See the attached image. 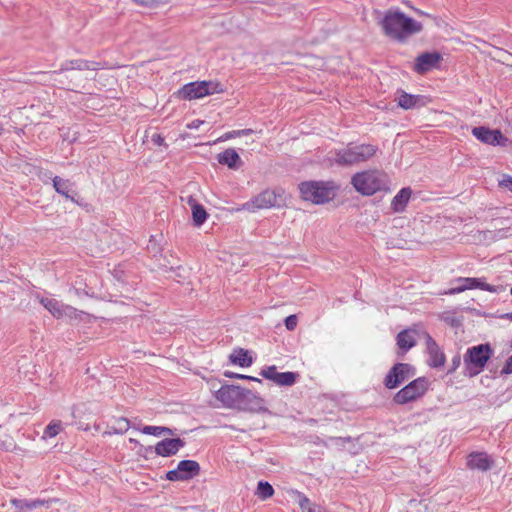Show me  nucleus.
Segmentation results:
<instances>
[{
  "instance_id": "nucleus-2",
  "label": "nucleus",
  "mask_w": 512,
  "mask_h": 512,
  "mask_svg": "<svg viewBox=\"0 0 512 512\" xmlns=\"http://www.w3.org/2000/svg\"><path fill=\"white\" fill-rule=\"evenodd\" d=\"M378 152V147L372 144L349 143L346 147L331 152V161L339 166H354L365 163Z\"/></svg>"
},
{
  "instance_id": "nucleus-3",
  "label": "nucleus",
  "mask_w": 512,
  "mask_h": 512,
  "mask_svg": "<svg viewBox=\"0 0 512 512\" xmlns=\"http://www.w3.org/2000/svg\"><path fill=\"white\" fill-rule=\"evenodd\" d=\"M354 189L364 196H371L387 189V175L379 170H365L355 173L351 178Z\"/></svg>"
},
{
  "instance_id": "nucleus-6",
  "label": "nucleus",
  "mask_w": 512,
  "mask_h": 512,
  "mask_svg": "<svg viewBox=\"0 0 512 512\" xmlns=\"http://www.w3.org/2000/svg\"><path fill=\"white\" fill-rule=\"evenodd\" d=\"M492 356V349L489 344H480L468 348L464 355V363L470 375L478 374Z\"/></svg>"
},
{
  "instance_id": "nucleus-24",
  "label": "nucleus",
  "mask_w": 512,
  "mask_h": 512,
  "mask_svg": "<svg viewBox=\"0 0 512 512\" xmlns=\"http://www.w3.org/2000/svg\"><path fill=\"white\" fill-rule=\"evenodd\" d=\"M423 99V96L408 94L401 90L399 91L398 105L405 110H409L424 105Z\"/></svg>"
},
{
  "instance_id": "nucleus-41",
  "label": "nucleus",
  "mask_w": 512,
  "mask_h": 512,
  "mask_svg": "<svg viewBox=\"0 0 512 512\" xmlns=\"http://www.w3.org/2000/svg\"><path fill=\"white\" fill-rule=\"evenodd\" d=\"M152 142L155 145L161 146L164 145V137H162L160 134H154L151 138Z\"/></svg>"
},
{
  "instance_id": "nucleus-1",
  "label": "nucleus",
  "mask_w": 512,
  "mask_h": 512,
  "mask_svg": "<svg viewBox=\"0 0 512 512\" xmlns=\"http://www.w3.org/2000/svg\"><path fill=\"white\" fill-rule=\"evenodd\" d=\"M388 38L404 43L409 37L422 31L423 26L399 9H389L379 22Z\"/></svg>"
},
{
  "instance_id": "nucleus-37",
  "label": "nucleus",
  "mask_w": 512,
  "mask_h": 512,
  "mask_svg": "<svg viewBox=\"0 0 512 512\" xmlns=\"http://www.w3.org/2000/svg\"><path fill=\"white\" fill-rule=\"evenodd\" d=\"M297 317L296 315H289L288 317L285 318V326L287 328V330L289 331H293L296 326H297Z\"/></svg>"
},
{
  "instance_id": "nucleus-44",
  "label": "nucleus",
  "mask_w": 512,
  "mask_h": 512,
  "mask_svg": "<svg viewBox=\"0 0 512 512\" xmlns=\"http://www.w3.org/2000/svg\"><path fill=\"white\" fill-rule=\"evenodd\" d=\"M461 363V358L459 355L455 356L452 360V364H453V370H455Z\"/></svg>"
},
{
  "instance_id": "nucleus-35",
  "label": "nucleus",
  "mask_w": 512,
  "mask_h": 512,
  "mask_svg": "<svg viewBox=\"0 0 512 512\" xmlns=\"http://www.w3.org/2000/svg\"><path fill=\"white\" fill-rule=\"evenodd\" d=\"M143 434L153 435L156 437L162 436V426H144L141 430Z\"/></svg>"
},
{
  "instance_id": "nucleus-21",
  "label": "nucleus",
  "mask_w": 512,
  "mask_h": 512,
  "mask_svg": "<svg viewBox=\"0 0 512 512\" xmlns=\"http://www.w3.org/2000/svg\"><path fill=\"white\" fill-rule=\"evenodd\" d=\"M220 164L226 165L230 169H238L242 165L239 154L233 148H228L217 155Z\"/></svg>"
},
{
  "instance_id": "nucleus-34",
  "label": "nucleus",
  "mask_w": 512,
  "mask_h": 512,
  "mask_svg": "<svg viewBox=\"0 0 512 512\" xmlns=\"http://www.w3.org/2000/svg\"><path fill=\"white\" fill-rule=\"evenodd\" d=\"M63 317H68L70 319H78L83 312L78 311L76 308L64 305L62 309Z\"/></svg>"
},
{
  "instance_id": "nucleus-16",
  "label": "nucleus",
  "mask_w": 512,
  "mask_h": 512,
  "mask_svg": "<svg viewBox=\"0 0 512 512\" xmlns=\"http://www.w3.org/2000/svg\"><path fill=\"white\" fill-rule=\"evenodd\" d=\"M425 340L427 352L429 354V366L433 368L443 367L446 360L444 353L440 350L438 344L428 333L425 335Z\"/></svg>"
},
{
  "instance_id": "nucleus-26",
  "label": "nucleus",
  "mask_w": 512,
  "mask_h": 512,
  "mask_svg": "<svg viewBox=\"0 0 512 512\" xmlns=\"http://www.w3.org/2000/svg\"><path fill=\"white\" fill-rule=\"evenodd\" d=\"M229 359L233 364L239 365L240 367H249L253 363L252 357L249 356L248 351L243 348L234 349Z\"/></svg>"
},
{
  "instance_id": "nucleus-45",
  "label": "nucleus",
  "mask_w": 512,
  "mask_h": 512,
  "mask_svg": "<svg viewBox=\"0 0 512 512\" xmlns=\"http://www.w3.org/2000/svg\"><path fill=\"white\" fill-rule=\"evenodd\" d=\"M236 131L227 132L224 136L221 137V140H227L233 137H237Z\"/></svg>"
},
{
  "instance_id": "nucleus-5",
  "label": "nucleus",
  "mask_w": 512,
  "mask_h": 512,
  "mask_svg": "<svg viewBox=\"0 0 512 512\" xmlns=\"http://www.w3.org/2000/svg\"><path fill=\"white\" fill-rule=\"evenodd\" d=\"M222 92L223 85L217 81H195L185 84L179 90V95L183 99L193 100Z\"/></svg>"
},
{
  "instance_id": "nucleus-29",
  "label": "nucleus",
  "mask_w": 512,
  "mask_h": 512,
  "mask_svg": "<svg viewBox=\"0 0 512 512\" xmlns=\"http://www.w3.org/2000/svg\"><path fill=\"white\" fill-rule=\"evenodd\" d=\"M70 64L73 65V70H98L101 68L100 63L84 59L70 60Z\"/></svg>"
},
{
  "instance_id": "nucleus-47",
  "label": "nucleus",
  "mask_w": 512,
  "mask_h": 512,
  "mask_svg": "<svg viewBox=\"0 0 512 512\" xmlns=\"http://www.w3.org/2000/svg\"><path fill=\"white\" fill-rule=\"evenodd\" d=\"M505 317L512 320V312L505 314Z\"/></svg>"
},
{
  "instance_id": "nucleus-12",
  "label": "nucleus",
  "mask_w": 512,
  "mask_h": 512,
  "mask_svg": "<svg viewBox=\"0 0 512 512\" xmlns=\"http://www.w3.org/2000/svg\"><path fill=\"white\" fill-rule=\"evenodd\" d=\"M442 60L439 52H425L416 57L413 70L418 74H425L438 67Z\"/></svg>"
},
{
  "instance_id": "nucleus-50",
  "label": "nucleus",
  "mask_w": 512,
  "mask_h": 512,
  "mask_svg": "<svg viewBox=\"0 0 512 512\" xmlns=\"http://www.w3.org/2000/svg\"><path fill=\"white\" fill-rule=\"evenodd\" d=\"M130 442L135 443V444L138 443V441L136 439H132V438L130 439Z\"/></svg>"
},
{
  "instance_id": "nucleus-25",
  "label": "nucleus",
  "mask_w": 512,
  "mask_h": 512,
  "mask_svg": "<svg viewBox=\"0 0 512 512\" xmlns=\"http://www.w3.org/2000/svg\"><path fill=\"white\" fill-rule=\"evenodd\" d=\"M414 333L415 332L411 329L403 330L398 333L396 341L397 346L402 350V354H405L408 350L416 345Z\"/></svg>"
},
{
  "instance_id": "nucleus-22",
  "label": "nucleus",
  "mask_w": 512,
  "mask_h": 512,
  "mask_svg": "<svg viewBox=\"0 0 512 512\" xmlns=\"http://www.w3.org/2000/svg\"><path fill=\"white\" fill-rule=\"evenodd\" d=\"M411 195L412 189L410 187L402 188L392 199L391 209L396 213L403 212L409 202Z\"/></svg>"
},
{
  "instance_id": "nucleus-33",
  "label": "nucleus",
  "mask_w": 512,
  "mask_h": 512,
  "mask_svg": "<svg viewBox=\"0 0 512 512\" xmlns=\"http://www.w3.org/2000/svg\"><path fill=\"white\" fill-rule=\"evenodd\" d=\"M130 428V422L125 417H119L115 419L114 430L116 433L123 434Z\"/></svg>"
},
{
  "instance_id": "nucleus-49",
  "label": "nucleus",
  "mask_w": 512,
  "mask_h": 512,
  "mask_svg": "<svg viewBox=\"0 0 512 512\" xmlns=\"http://www.w3.org/2000/svg\"><path fill=\"white\" fill-rule=\"evenodd\" d=\"M71 414H72V417L75 418V407L74 406L72 407V413Z\"/></svg>"
},
{
  "instance_id": "nucleus-30",
  "label": "nucleus",
  "mask_w": 512,
  "mask_h": 512,
  "mask_svg": "<svg viewBox=\"0 0 512 512\" xmlns=\"http://www.w3.org/2000/svg\"><path fill=\"white\" fill-rule=\"evenodd\" d=\"M63 429L62 422L60 420L51 421L44 430L45 438H53L57 436Z\"/></svg>"
},
{
  "instance_id": "nucleus-31",
  "label": "nucleus",
  "mask_w": 512,
  "mask_h": 512,
  "mask_svg": "<svg viewBox=\"0 0 512 512\" xmlns=\"http://www.w3.org/2000/svg\"><path fill=\"white\" fill-rule=\"evenodd\" d=\"M274 494L272 485L266 481H260L257 486V495L265 500Z\"/></svg>"
},
{
  "instance_id": "nucleus-8",
  "label": "nucleus",
  "mask_w": 512,
  "mask_h": 512,
  "mask_svg": "<svg viewBox=\"0 0 512 512\" xmlns=\"http://www.w3.org/2000/svg\"><path fill=\"white\" fill-rule=\"evenodd\" d=\"M416 374L415 368L408 363H396L384 378L387 389H395Z\"/></svg>"
},
{
  "instance_id": "nucleus-27",
  "label": "nucleus",
  "mask_w": 512,
  "mask_h": 512,
  "mask_svg": "<svg viewBox=\"0 0 512 512\" xmlns=\"http://www.w3.org/2000/svg\"><path fill=\"white\" fill-rule=\"evenodd\" d=\"M40 303L53 315V317L63 318L62 309L64 304L53 298H41Z\"/></svg>"
},
{
  "instance_id": "nucleus-15",
  "label": "nucleus",
  "mask_w": 512,
  "mask_h": 512,
  "mask_svg": "<svg viewBox=\"0 0 512 512\" xmlns=\"http://www.w3.org/2000/svg\"><path fill=\"white\" fill-rule=\"evenodd\" d=\"M264 400L249 389H242L241 399H239L238 409L248 411L263 410Z\"/></svg>"
},
{
  "instance_id": "nucleus-9",
  "label": "nucleus",
  "mask_w": 512,
  "mask_h": 512,
  "mask_svg": "<svg viewBox=\"0 0 512 512\" xmlns=\"http://www.w3.org/2000/svg\"><path fill=\"white\" fill-rule=\"evenodd\" d=\"M200 465L194 460H181L176 469L166 473V479L169 481H187L200 473Z\"/></svg>"
},
{
  "instance_id": "nucleus-23",
  "label": "nucleus",
  "mask_w": 512,
  "mask_h": 512,
  "mask_svg": "<svg viewBox=\"0 0 512 512\" xmlns=\"http://www.w3.org/2000/svg\"><path fill=\"white\" fill-rule=\"evenodd\" d=\"M188 205L192 210V219L195 226L199 227L206 221L208 214L203 205L197 202L192 196L188 197Z\"/></svg>"
},
{
  "instance_id": "nucleus-46",
  "label": "nucleus",
  "mask_w": 512,
  "mask_h": 512,
  "mask_svg": "<svg viewBox=\"0 0 512 512\" xmlns=\"http://www.w3.org/2000/svg\"><path fill=\"white\" fill-rule=\"evenodd\" d=\"M235 133L237 134V136L248 135V134L252 133V130L251 129L237 130V132H235Z\"/></svg>"
},
{
  "instance_id": "nucleus-38",
  "label": "nucleus",
  "mask_w": 512,
  "mask_h": 512,
  "mask_svg": "<svg viewBox=\"0 0 512 512\" xmlns=\"http://www.w3.org/2000/svg\"><path fill=\"white\" fill-rule=\"evenodd\" d=\"M69 70H73V65L70 64V60L69 61H65L64 63H62L61 66H60V69L58 71L51 72V74L52 75H57V74H60V73H63L65 71H69Z\"/></svg>"
},
{
  "instance_id": "nucleus-43",
  "label": "nucleus",
  "mask_w": 512,
  "mask_h": 512,
  "mask_svg": "<svg viewBox=\"0 0 512 512\" xmlns=\"http://www.w3.org/2000/svg\"><path fill=\"white\" fill-rule=\"evenodd\" d=\"M162 435H169V436H173L174 435V430H172L171 428L169 427H164L162 426Z\"/></svg>"
},
{
  "instance_id": "nucleus-42",
  "label": "nucleus",
  "mask_w": 512,
  "mask_h": 512,
  "mask_svg": "<svg viewBox=\"0 0 512 512\" xmlns=\"http://www.w3.org/2000/svg\"><path fill=\"white\" fill-rule=\"evenodd\" d=\"M500 184L504 187H507L510 191H512V177L505 176L504 179L500 182Z\"/></svg>"
},
{
  "instance_id": "nucleus-7",
  "label": "nucleus",
  "mask_w": 512,
  "mask_h": 512,
  "mask_svg": "<svg viewBox=\"0 0 512 512\" xmlns=\"http://www.w3.org/2000/svg\"><path fill=\"white\" fill-rule=\"evenodd\" d=\"M428 380L425 377H419L402 389H400L393 397V401L398 405H404L415 401L422 397L428 389Z\"/></svg>"
},
{
  "instance_id": "nucleus-11",
  "label": "nucleus",
  "mask_w": 512,
  "mask_h": 512,
  "mask_svg": "<svg viewBox=\"0 0 512 512\" xmlns=\"http://www.w3.org/2000/svg\"><path fill=\"white\" fill-rule=\"evenodd\" d=\"M242 387L237 385H224L216 392V398L225 407L237 408L241 399Z\"/></svg>"
},
{
  "instance_id": "nucleus-39",
  "label": "nucleus",
  "mask_w": 512,
  "mask_h": 512,
  "mask_svg": "<svg viewBox=\"0 0 512 512\" xmlns=\"http://www.w3.org/2000/svg\"><path fill=\"white\" fill-rule=\"evenodd\" d=\"M136 4L144 7H154L157 5V0H134Z\"/></svg>"
},
{
  "instance_id": "nucleus-4",
  "label": "nucleus",
  "mask_w": 512,
  "mask_h": 512,
  "mask_svg": "<svg viewBox=\"0 0 512 512\" xmlns=\"http://www.w3.org/2000/svg\"><path fill=\"white\" fill-rule=\"evenodd\" d=\"M337 186L332 181H305L299 184L301 198L314 204H324L336 195Z\"/></svg>"
},
{
  "instance_id": "nucleus-10",
  "label": "nucleus",
  "mask_w": 512,
  "mask_h": 512,
  "mask_svg": "<svg viewBox=\"0 0 512 512\" xmlns=\"http://www.w3.org/2000/svg\"><path fill=\"white\" fill-rule=\"evenodd\" d=\"M280 195L275 190H264L257 196L250 199L243 205V208L250 212H255L259 209H268L279 205L278 198Z\"/></svg>"
},
{
  "instance_id": "nucleus-14",
  "label": "nucleus",
  "mask_w": 512,
  "mask_h": 512,
  "mask_svg": "<svg viewBox=\"0 0 512 512\" xmlns=\"http://www.w3.org/2000/svg\"><path fill=\"white\" fill-rule=\"evenodd\" d=\"M185 446V441L181 438H166L159 441L155 447V453L158 456L170 457L176 455L178 451Z\"/></svg>"
},
{
  "instance_id": "nucleus-36",
  "label": "nucleus",
  "mask_w": 512,
  "mask_h": 512,
  "mask_svg": "<svg viewBox=\"0 0 512 512\" xmlns=\"http://www.w3.org/2000/svg\"><path fill=\"white\" fill-rule=\"evenodd\" d=\"M224 375L229 378L246 379V380L256 381L259 383L261 382V380L259 378L247 376V375H243V374H238V373H234V372H229V371L224 372Z\"/></svg>"
},
{
  "instance_id": "nucleus-32",
  "label": "nucleus",
  "mask_w": 512,
  "mask_h": 512,
  "mask_svg": "<svg viewBox=\"0 0 512 512\" xmlns=\"http://www.w3.org/2000/svg\"><path fill=\"white\" fill-rule=\"evenodd\" d=\"M298 503L303 512H322V509L317 505H310V500L301 493H298Z\"/></svg>"
},
{
  "instance_id": "nucleus-17",
  "label": "nucleus",
  "mask_w": 512,
  "mask_h": 512,
  "mask_svg": "<svg viewBox=\"0 0 512 512\" xmlns=\"http://www.w3.org/2000/svg\"><path fill=\"white\" fill-rule=\"evenodd\" d=\"M493 460L485 452H472L467 457V467L471 470L488 471Z\"/></svg>"
},
{
  "instance_id": "nucleus-20",
  "label": "nucleus",
  "mask_w": 512,
  "mask_h": 512,
  "mask_svg": "<svg viewBox=\"0 0 512 512\" xmlns=\"http://www.w3.org/2000/svg\"><path fill=\"white\" fill-rule=\"evenodd\" d=\"M52 182L53 187L58 194L64 196L66 199H69L72 202L77 203L75 199L77 193L73 190L74 183H72L68 179H63L59 176L53 177Z\"/></svg>"
},
{
  "instance_id": "nucleus-28",
  "label": "nucleus",
  "mask_w": 512,
  "mask_h": 512,
  "mask_svg": "<svg viewBox=\"0 0 512 512\" xmlns=\"http://www.w3.org/2000/svg\"><path fill=\"white\" fill-rule=\"evenodd\" d=\"M10 503L15 508L20 509V510H23V509L33 510L40 506H43L46 503V501L41 500V499L26 500V499L13 498L10 500Z\"/></svg>"
},
{
  "instance_id": "nucleus-13",
  "label": "nucleus",
  "mask_w": 512,
  "mask_h": 512,
  "mask_svg": "<svg viewBox=\"0 0 512 512\" xmlns=\"http://www.w3.org/2000/svg\"><path fill=\"white\" fill-rule=\"evenodd\" d=\"M260 375L279 386H292L297 377L294 372H278L274 365L262 369Z\"/></svg>"
},
{
  "instance_id": "nucleus-48",
  "label": "nucleus",
  "mask_w": 512,
  "mask_h": 512,
  "mask_svg": "<svg viewBox=\"0 0 512 512\" xmlns=\"http://www.w3.org/2000/svg\"><path fill=\"white\" fill-rule=\"evenodd\" d=\"M4 132V128H3V125L2 123L0 122V135Z\"/></svg>"
},
{
  "instance_id": "nucleus-40",
  "label": "nucleus",
  "mask_w": 512,
  "mask_h": 512,
  "mask_svg": "<svg viewBox=\"0 0 512 512\" xmlns=\"http://www.w3.org/2000/svg\"><path fill=\"white\" fill-rule=\"evenodd\" d=\"M502 374H511L512 373V355L506 360V363L501 371Z\"/></svg>"
},
{
  "instance_id": "nucleus-18",
  "label": "nucleus",
  "mask_w": 512,
  "mask_h": 512,
  "mask_svg": "<svg viewBox=\"0 0 512 512\" xmlns=\"http://www.w3.org/2000/svg\"><path fill=\"white\" fill-rule=\"evenodd\" d=\"M472 134L479 141L490 145L499 144L500 140L503 138L502 133L499 130H492L484 126L474 127L472 129Z\"/></svg>"
},
{
  "instance_id": "nucleus-19",
  "label": "nucleus",
  "mask_w": 512,
  "mask_h": 512,
  "mask_svg": "<svg viewBox=\"0 0 512 512\" xmlns=\"http://www.w3.org/2000/svg\"><path fill=\"white\" fill-rule=\"evenodd\" d=\"M458 281L461 282L462 285L451 289L450 293H460L467 289H474V288H479L481 290L488 291V292H496L497 291V289L494 286H492L488 283H485L481 278L467 277V278H460Z\"/></svg>"
}]
</instances>
